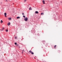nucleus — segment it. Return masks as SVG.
Here are the masks:
<instances>
[{
    "mask_svg": "<svg viewBox=\"0 0 62 62\" xmlns=\"http://www.w3.org/2000/svg\"><path fill=\"white\" fill-rule=\"evenodd\" d=\"M29 10H32V8H31V7H30L29 8Z\"/></svg>",
    "mask_w": 62,
    "mask_h": 62,
    "instance_id": "6e6552de",
    "label": "nucleus"
},
{
    "mask_svg": "<svg viewBox=\"0 0 62 62\" xmlns=\"http://www.w3.org/2000/svg\"><path fill=\"white\" fill-rule=\"evenodd\" d=\"M0 23H3V21L2 20H1Z\"/></svg>",
    "mask_w": 62,
    "mask_h": 62,
    "instance_id": "1a4fd4ad",
    "label": "nucleus"
},
{
    "mask_svg": "<svg viewBox=\"0 0 62 62\" xmlns=\"http://www.w3.org/2000/svg\"><path fill=\"white\" fill-rule=\"evenodd\" d=\"M41 15H44V13H42L41 14Z\"/></svg>",
    "mask_w": 62,
    "mask_h": 62,
    "instance_id": "9d476101",
    "label": "nucleus"
},
{
    "mask_svg": "<svg viewBox=\"0 0 62 62\" xmlns=\"http://www.w3.org/2000/svg\"><path fill=\"white\" fill-rule=\"evenodd\" d=\"M6 2H8V0H6Z\"/></svg>",
    "mask_w": 62,
    "mask_h": 62,
    "instance_id": "6ab92c4d",
    "label": "nucleus"
},
{
    "mask_svg": "<svg viewBox=\"0 0 62 62\" xmlns=\"http://www.w3.org/2000/svg\"><path fill=\"white\" fill-rule=\"evenodd\" d=\"M8 19H9V20H11V18H8Z\"/></svg>",
    "mask_w": 62,
    "mask_h": 62,
    "instance_id": "ddd939ff",
    "label": "nucleus"
},
{
    "mask_svg": "<svg viewBox=\"0 0 62 62\" xmlns=\"http://www.w3.org/2000/svg\"><path fill=\"white\" fill-rule=\"evenodd\" d=\"M27 0H24V2H25Z\"/></svg>",
    "mask_w": 62,
    "mask_h": 62,
    "instance_id": "f3484780",
    "label": "nucleus"
},
{
    "mask_svg": "<svg viewBox=\"0 0 62 62\" xmlns=\"http://www.w3.org/2000/svg\"><path fill=\"white\" fill-rule=\"evenodd\" d=\"M24 50H23V51H22V54H23V53H24Z\"/></svg>",
    "mask_w": 62,
    "mask_h": 62,
    "instance_id": "9b49d317",
    "label": "nucleus"
},
{
    "mask_svg": "<svg viewBox=\"0 0 62 62\" xmlns=\"http://www.w3.org/2000/svg\"><path fill=\"white\" fill-rule=\"evenodd\" d=\"M16 45L17 46H18V45Z\"/></svg>",
    "mask_w": 62,
    "mask_h": 62,
    "instance_id": "412c9836",
    "label": "nucleus"
},
{
    "mask_svg": "<svg viewBox=\"0 0 62 62\" xmlns=\"http://www.w3.org/2000/svg\"><path fill=\"white\" fill-rule=\"evenodd\" d=\"M56 45H55L54 46V47H55H55H56Z\"/></svg>",
    "mask_w": 62,
    "mask_h": 62,
    "instance_id": "dca6fc26",
    "label": "nucleus"
},
{
    "mask_svg": "<svg viewBox=\"0 0 62 62\" xmlns=\"http://www.w3.org/2000/svg\"><path fill=\"white\" fill-rule=\"evenodd\" d=\"M15 45H16L17 44V43H15Z\"/></svg>",
    "mask_w": 62,
    "mask_h": 62,
    "instance_id": "a211bd4d",
    "label": "nucleus"
},
{
    "mask_svg": "<svg viewBox=\"0 0 62 62\" xmlns=\"http://www.w3.org/2000/svg\"><path fill=\"white\" fill-rule=\"evenodd\" d=\"M27 20H28V19H27V17H26L25 18H24V21L26 22V21H27Z\"/></svg>",
    "mask_w": 62,
    "mask_h": 62,
    "instance_id": "f03ea898",
    "label": "nucleus"
},
{
    "mask_svg": "<svg viewBox=\"0 0 62 62\" xmlns=\"http://www.w3.org/2000/svg\"><path fill=\"white\" fill-rule=\"evenodd\" d=\"M6 32H8V30L6 29Z\"/></svg>",
    "mask_w": 62,
    "mask_h": 62,
    "instance_id": "4468645a",
    "label": "nucleus"
},
{
    "mask_svg": "<svg viewBox=\"0 0 62 62\" xmlns=\"http://www.w3.org/2000/svg\"><path fill=\"white\" fill-rule=\"evenodd\" d=\"M15 39H16V37H15Z\"/></svg>",
    "mask_w": 62,
    "mask_h": 62,
    "instance_id": "4be33fe9",
    "label": "nucleus"
},
{
    "mask_svg": "<svg viewBox=\"0 0 62 62\" xmlns=\"http://www.w3.org/2000/svg\"><path fill=\"white\" fill-rule=\"evenodd\" d=\"M35 13H36V14H38L39 13V12H38V11H36L35 12Z\"/></svg>",
    "mask_w": 62,
    "mask_h": 62,
    "instance_id": "423d86ee",
    "label": "nucleus"
},
{
    "mask_svg": "<svg viewBox=\"0 0 62 62\" xmlns=\"http://www.w3.org/2000/svg\"><path fill=\"white\" fill-rule=\"evenodd\" d=\"M4 28H2V29H0V31H3V30H4Z\"/></svg>",
    "mask_w": 62,
    "mask_h": 62,
    "instance_id": "20e7f679",
    "label": "nucleus"
},
{
    "mask_svg": "<svg viewBox=\"0 0 62 62\" xmlns=\"http://www.w3.org/2000/svg\"><path fill=\"white\" fill-rule=\"evenodd\" d=\"M29 52L30 53H31V54H34V53L32 52V51H31V50L29 51Z\"/></svg>",
    "mask_w": 62,
    "mask_h": 62,
    "instance_id": "f257e3e1",
    "label": "nucleus"
},
{
    "mask_svg": "<svg viewBox=\"0 0 62 62\" xmlns=\"http://www.w3.org/2000/svg\"><path fill=\"white\" fill-rule=\"evenodd\" d=\"M22 14L23 15H24V14L23 13Z\"/></svg>",
    "mask_w": 62,
    "mask_h": 62,
    "instance_id": "aec40b11",
    "label": "nucleus"
},
{
    "mask_svg": "<svg viewBox=\"0 0 62 62\" xmlns=\"http://www.w3.org/2000/svg\"><path fill=\"white\" fill-rule=\"evenodd\" d=\"M19 48H20V47L19 46Z\"/></svg>",
    "mask_w": 62,
    "mask_h": 62,
    "instance_id": "5701e85b",
    "label": "nucleus"
},
{
    "mask_svg": "<svg viewBox=\"0 0 62 62\" xmlns=\"http://www.w3.org/2000/svg\"><path fill=\"white\" fill-rule=\"evenodd\" d=\"M23 17H24V18H25V16H23Z\"/></svg>",
    "mask_w": 62,
    "mask_h": 62,
    "instance_id": "2eb2a0df",
    "label": "nucleus"
},
{
    "mask_svg": "<svg viewBox=\"0 0 62 62\" xmlns=\"http://www.w3.org/2000/svg\"><path fill=\"white\" fill-rule=\"evenodd\" d=\"M4 16L5 17H7V13H4Z\"/></svg>",
    "mask_w": 62,
    "mask_h": 62,
    "instance_id": "7ed1b4c3",
    "label": "nucleus"
},
{
    "mask_svg": "<svg viewBox=\"0 0 62 62\" xmlns=\"http://www.w3.org/2000/svg\"><path fill=\"white\" fill-rule=\"evenodd\" d=\"M10 22L8 23V25H10Z\"/></svg>",
    "mask_w": 62,
    "mask_h": 62,
    "instance_id": "0eeeda50",
    "label": "nucleus"
},
{
    "mask_svg": "<svg viewBox=\"0 0 62 62\" xmlns=\"http://www.w3.org/2000/svg\"><path fill=\"white\" fill-rule=\"evenodd\" d=\"M20 18V17H17L16 18L17 19H19V18Z\"/></svg>",
    "mask_w": 62,
    "mask_h": 62,
    "instance_id": "f8f14e48",
    "label": "nucleus"
},
{
    "mask_svg": "<svg viewBox=\"0 0 62 62\" xmlns=\"http://www.w3.org/2000/svg\"><path fill=\"white\" fill-rule=\"evenodd\" d=\"M42 2H43V4H45V1H44V0H43Z\"/></svg>",
    "mask_w": 62,
    "mask_h": 62,
    "instance_id": "39448f33",
    "label": "nucleus"
}]
</instances>
